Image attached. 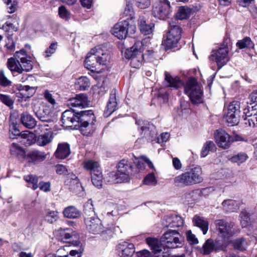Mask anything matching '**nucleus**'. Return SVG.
<instances>
[{
	"label": "nucleus",
	"instance_id": "nucleus-1",
	"mask_svg": "<svg viewBox=\"0 0 257 257\" xmlns=\"http://www.w3.org/2000/svg\"><path fill=\"white\" fill-rule=\"evenodd\" d=\"M94 118L91 110L76 112L71 108L63 112L61 121L64 127L78 126L83 135L88 136L92 132Z\"/></svg>",
	"mask_w": 257,
	"mask_h": 257
},
{
	"label": "nucleus",
	"instance_id": "nucleus-2",
	"mask_svg": "<svg viewBox=\"0 0 257 257\" xmlns=\"http://www.w3.org/2000/svg\"><path fill=\"white\" fill-rule=\"evenodd\" d=\"M110 58L108 52L103 46H97L87 54L84 61L85 67L92 72L99 73L100 66L106 65Z\"/></svg>",
	"mask_w": 257,
	"mask_h": 257
},
{
	"label": "nucleus",
	"instance_id": "nucleus-3",
	"mask_svg": "<svg viewBox=\"0 0 257 257\" xmlns=\"http://www.w3.org/2000/svg\"><path fill=\"white\" fill-rule=\"evenodd\" d=\"M203 180L202 168L196 166L175 177L174 182L177 186H191L201 183Z\"/></svg>",
	"mask_w": 257,
	"mask_h": 257
},
{
	"label": "nucleus",
	"instance_id": "nucleus-4",
	"mask_svg": "<svg viewBox=\"0 0 257 257\" xmlns=\"http://www.w3.org/2000/svg\"><path fill=\"white\" fill-rule=\"evenodd\" d=\"M84 222L87 230L92 234H99L103 239L107 240L111 238L113 233V226L103 229L101 220L95 216L85 217Z\"/></svg>",
	"mask_w": 257,
	"mask_h": 257
},
{
	"label": "nucleus",
	"instance_id": "nucleus-5",
	"mask_svg": "<svg viewBox=\"0 0 257 257\" xmlns=\"http://www.w3.org/2000/svg\"><path fill=\"white\" fill-rule=\"evenodd\" d=\"M118 173H111V182L118 183L127 182L133 174V165L132 163L127 160H121L117 165Z\"/></svg>",
	"mask_w": 257,
	"mask_h": 257
},
{
	"label": "nucleus",
	"instance_id": "nucleus-6",
	"mask_svg": "<svg viewBox=\"0 0 257 257\" xmlns=\"http://www.w3.org/2000/svg\"><path fill=\"white\" fill-rule=\"evenodd\" d=\"M47 155L44 152L34 150L27 154L24 149L17 146V160L34 165L38 164L46 159Z\"/></svg>",
	"mask_w": 257,
	"mask_h": 257
},
{
	"label": "nucleus",
	"instance_id": "nucleus-7",
	"mask_svg": "<svg viewBox=\"0 0 257 257\" xmlns=\"http://www.w3.org/2000/svg\"><path fill=\"white\" fill-rule=\"evenodd\" d=\"M143 46V42L138 41L125 51V56L126 58L131 59V65L134 68H139L142 65L144 59L142 52Z\"/></svg>",
	"mask_w": 257,
	"mask_h": 257
},
{
	"label": "nucleus",
	"instance_id": "nucleus-8",
	"mask_svg": "<svg viewBox=\"0 0 257 257\" xmlns=\"http://www.w3.org/2000/svg\"><path fill=\"white\" fill-rule=\"evenodd\" d=\"M160 242L167 248H176L182 246L183 239L177 230L169 229L163 234Z\"/></svg>",
	"mask_w": 257,
	"mask_h": 257
},
{
	"label": "nucleus",
	"instance_id": "nucleus-9",
	"mask_svg": "<svg viewBox=\"0 0 257 257\" xmlns=\"http://www.w3.org/2000/svg\"><path fill=\"white\" fill-rule=\"evenodd\" d=\"M184 91L193 103L202 102L203 91L194 78H189L184 86Z\"/></svg>",
	"mask_w": 257,
	"mask_h": 257
},
{
	"label": "nucleus",
	"instance_id": "nucleus-10",
	"mask_svg": "<svg viewBox=\"0 0 257 257\" xmlns=\"http://www.w3.org/2000/svg\"><path fill=\"white\" fill-rule=\"evenodd\" d=\"M215 224L218 232V236L222 239V243H226L228 245L229 238L233 234L232 229L234 226V223L228 222L223 219H218L215 220Z\"/></svg>",
	"mask_w": 257,
	"mask_h": 257
},
{
	"label": "nucleus",
	"instance_id": "nucleus-11",
	"mask_svg": "<svg viewBox=\"0 0 257 257\" xmlns=\"http://www.w3.org/2000/svg\"><path fill=\"white\" fill-rule=\"evenodd\" d=\"M170 29L167 38L162 44L168 48H171L176 46L181 38V29L180 26L174 22L169 23Z\"/></svg>",
	"mask_w": 257,
	"mask_h": 257
},
{
	"label": "nucleus",
	"instance_id": "nucleus-12",
	"mask_svg": "<svg viewBox=\"0 0 257 257\" xmlns=\"http://www.w3.org/2000/svg\"><path fill=\"white\" fill-rule=\"evenodd\" d=\"M172 12L169 0H160L156 2L153 7V16L161 20L168 18Z\"/></svg>",
	"mask_w": 257,
	"mask_h": 257
},
{
	"label": "nucleus",
	"instance_id": "nucleus-13",
	"mask_svg": "<svg viewBox=\"0 0 257 257\" xmlns=\"http://www.w3.org/2000/svg\"><path fill=\"white\" fill-rule=\"evenodd\" d=\"M240 102L237 101L231 102L225 112L224 118L228 124L233 126L239 122Z\"/></svg>",
	"mask_w": 257,
	"mask_h": 257
},
{
	"label": "nucleus",
	"instance_id": "nucleus-14",
	"mask_svg": "<svg viewBox=\"0 0 257 257\" xmlns=\"http://www.w3.org/2000/svg\"><path fill=\"white\" fill-rule=\"evenodd\" d=\"M136 27L134 25H130L128 21L124 20L116 24L111 29V32L118 39L122 40L126 38L128 31L131 33H134Z\"/></svg>",
	"mask_w": 257,
	"mask_h": 257
},
{
	"label": "nucleus",
	"instance_id": "nucleus-15",
	"mask_svg": "<svg viewBox=\"0 0 257 257\" xmlns=\"http://www.w3.org/2000/svg\"><path fill=\"white\" fill-rule=\"evenodd\" d=\"M228 51V47L224 46L213 50L211 52V54L209 56V59L210 61L216 62L218 70L221 69L228 62L229 60Z\"/></svg>",
	"mask_w": 257,
	"mask_h": 257
},
{
	"label": "nucleus",
	"instance_id": "nucleus-16",
	"mask_svg": "<svg viewBox=\"0 0 257 257\" xmlns=\"http://www.w3.org/2000/svg\"><path fill=\"white\" fill-rule=\"evenodd\" d=\"M227 244L226 243H222L219 240L214 241L209 238L207 239L202 247H198L199 251L203 255H208L213 250L218 251L220 250L226 251Z\"/></svg>",
	"mask_w": 257,
	"mask_h": 257
},
{
	"label": "nucleus",
	"instance_id": "nucleus-17",
	"mask_svg": "<svg viewBox=\"0 0 257 257\" xmlns=\"http://www.w3.org/2000/svg\"><path fill=\"white\" fill-rule=\"evenodd\" d=\"M136 123L139 127H141V135L142 138H145L147 140L151 142L156 140L157 132L154 125L150 123H145L141 119L137 120Z\"/></svg>",
	"mask_w": 257,
	"mask_h": 257
},
{
	"label": "nucleus",
	"instance_id": "nucleus-18",
	"mask_svg": "<svg viewBox=\"0 0 257 257\" xmlns=\"http://www.w3.org/2000/svg\"><path fill=\"white\" fill-rule=\"evenodd\" d=\"M242 118L244 123L250 127L257 125V104L253 106L247 105L243 109Z\"/></svg>",
	"mask_w": 257,
	"mask_h": 257
},
{
	"label": "nucleus",
	"instance_id": "nucleus-19",
	"mask_svg": "<svg viewBox=\"0 0 257 257\" xmlns=\"http://www.w3.org/2000/svg\"><path fill=\"white\" fill-rule=\"evenodd\" d=\"M214 138L218 146L224 149L229 148L233 142V138L223 130H217L214 133Z\"/></svg>",
	"mask_w": 257,
	"mask_h": 257
},
{
	"label": "nucleus",
	"instance_id": "nucleus-20",
	"mask_svg": "<svg viewBox=\"0 0 257 257\" xmlns=\"http://www.w3.org/2000/svg\"><path fill=\"white\" fill-rule=\"evenodd\" d=\"M89 104L87 96L85 94L76 95L75 97L70 98L67 102L69 107L85 108Z\"/></svg>",
	"mask_w": 257,
	"mask_h": 257
},
{
	"label": "nucleus",
	"instance_id": "nucleus-21",
	"mask_svg": "<svg viewBox=\"0 0 257 257\" xmlns=\"http://www.w3.org/2000/svg\"><path fill=\"white\" fill-rule=\"evenodd\" d=\"M164 75L165 79L163 81L164 86L178 89L183 86V81L178 77L172 76L167 71L165 72Z\"/></svg>",
	"mask_w": 257,
	"mask_h": 257
},
{
	"label": "nucleus",
	"instance_id": "nucleus-22",
	"mask_svg": "<svg viewBox=\"0 0 257 257\" xmlns=\"http://www.w3.org/2000/svg\"><path fill=\"white\" fill-rule=\"evenodd\" d=\"M183 220L180 216L173 214L165 216L162 222L165 227H178L183 226Z\"/></svg>",
	"mask_w": 257,
	"mask_h": 257
},
{
	"label": "nucleus",
	"instance_id": "nucleus-23",
	"mask_svg": "<svg viewBox=\"0 0 257 257\" xmlns=\"http://www.w3.org/2000/svg\"><path fill=\"white\" fill-rule=\"evenodd\" d=\"M117 250L119 257H132L135 251L134 244L127 242L119 243Z\"/></svg>",
	"mask_w": 257,
	"mask_h": 257
},
{
	"label": "nucleus",
	"instance_id": "nucleus-24",
	"mask_svg": "<svg viewBox=\"0 0 257 257\" xmlns=\"http://www.w3.org/2000/svg\"><path fill=\"white\" fill-rule=\"evenodd\" d=\"M35 142V135L28 131L17 134V142L25 146H30Z\"/></svg>",
	"mask_w": 257,
	"mask_h": 257
},
{
	"label": "nucleus",
	"instance_id": "nucleus-25",
	"mask_svg": "<svg viewBox=\"0 0 257 257\" xmlns=\"http://www.w3.org/2000/svg\"><path fill=\"white\" fill-rule=\"evenodd\" d=\"M50 106H44L35 112L37 117L42 121L49 122L51 121V114L53 111Z\"/></svg>",
	"mask_w": 257,
	"mask_h": 257
},
{
	"label": "nucleus",
	"instance_id": "nucleus-26",
	"mask_svg": "<svg viewBox=\"0 0 257 257\" xmlns=\"http://www.w3.org/2000/svg\"><path fill=\"white\" fill-rule=\"evenodd\" d=\"M70 154V151L69 145L63 143L58 145L54 155L56 158L63 159L67 158Z\"/></svg>",
	"mask_w": 257,
	"mask_h": 257
},
{
	"label": "nucleus",
	"instance_id": "nucleus-27",
	"mask_svg": "<svg viewBox=\"0 0 257 257\" xmlns=\"http://www.w3.org/2000/svg\"><path fill=\"white\" fill-rule=\"evenodd\" d=\"M112 91L110 95L109 99L106 106V109L105 110L104 114L106 116L111 115L117 108V102L115 96V90Z\"/></svg>",
	"mask_w": 257,
	"mask_h": 257
},
{
	"label": "nucleus",
	"instance_id": "nucleus-28",
	"mask_svg": "<svg viewBox=\"0 0 257 257\" xmlns=\"http://www.w3.org/2000/svg\"><path fill=\"white\" fill-rule=\"evenodd\" d=\"M193 224L199 227L204 234H206L208 229V222L204 218L195 215L193 218Z\"/></svg>",
	"mask_w": 257,
	"mask_h": 257
},
{
	"label": "nucleus",
	"instance_id": "nucleus-29",
	"mask_svg": "<svg viewBox=\"0 0 257 257\" xmlns=\"http://www.w3.org/2000/svg\"><path fill=\"white\" fill-rule=\"evenodd\" d=\"M9 139L14 140L16 138V114L11 113L9 118V130L8 134Z\"/></svg>",
	"mask_w": 257,
	"mask_h": 257
},
{
	"label": "nucleus",
	"instance_id": "nucleus-30",
	"mask_svg": "<svg viewBox=\"0 0 257 257\" xmlns=\"http://www.w3.org/2000/svg\"><path fill=\"white\" fill-rule=\"evenodd\" d=\"M138 24L141 32L144 35H149L153 32V29L154 27V24H147L144 17H140L138 20Z\"/></svg>",
	"mask_w": 257,
	"mask_h": 257
},
{
	"label": "nucleus",
	"instance_id": "nucleus-31",
	"mask_svg": "<svg viewBox=\"0 0 257 257\" xmlns=\"http://www.w3.org/2000/svg\"><path fill=\"white\" fill-rule=\"evenodd\" d=\"M19 91L17 92V97L25 99L32 96L35 91L33 87L28 85L21 86L19 88Z\"/></svg>",
	"mask_w": 257,
	"mask_h": 257
},
{
	"label": "nucleus",
	"instance_id": "nucleus-32",
	"mask_svg": "<svg viewBox=\"0 0 257 257\" xmlns=\"http://www.w3.org/2000/svg\"><path fill=\"white\" fill-rule=\"evenodd\" d=\"M83 166L85 170L89 171L90 175L96 171L101 170L98 162L92 160H87L83 162Z\"/></svg>",
	"mask_w": 257,
	"mask_h": 257
},
{
	"label": "nucleus",
	"instance_id": "nucleus-33",
	"mask_svg": "<svg viewBox=\"0 0 257 257\" xmlns=\"http://www.w3.org/2000/svg\"><path fill=\"white\" fill-rule=\"evenodd\" d=\"M17 62L20 65V67L17 65V73L20 74L22 73L23 71H29L33 68L31 61L25 57H21L20 62L17 60Z\"/></svg>",
	"mask_w": 257,
	"mask_h": 257
},
{
	"label": "nucleus",
	"instance_id": "nucleus-34",
	"mask_svg": "<svg viewBox=\"0 0 257 257\" xmlns=\"http://www.w3.org/2000/svg\"><path fill=\"white\" fill-rule=\"evenodd\" d=\"M222 205L224 210L227 212H232L238 209L239 203L234 200L227 199L222 202Z\"/></svg>",
	"mask_w": 257,
	"mask_h": 257
},
{
	"label": "nucleus",
	"instance_id": "nucleus-35",
	"mask_svg": "<svg viewBox=\"0 0 257 257\" xmlns=\"http://www.w3.org/2000/svg\"><path fill=\"white\" fill-rule=\"evenodd\" d=\"M67 175V181L71 184L70 185L72 186L71 189L72 190H73L76 192L80 190L83 191V187L75 174L73 173H69Z\"/></svg>",
	"mask_w": 257,
	"mask_h": 257
},
{
	"label": "nucleus",
	"instance_id": "nucleus-36",
	"mask_svg": "<svg viewBox=\"0 0 257 257\" xmlns=\"http://www.w3.org/2000/svg\"><path fill=\"white\" fill-rule=\"evenodd\" d=\"M22 123L28 128H33L36 125V121L32 115L27 113H24L21 115Z\"/></svg>",
	"mask_w": 257,
	"mask_h": 257
},
{
	"label": "nucleus",
	"instance_id": "nucleus-37",
	"mask_svg": "<svg viewBox=\"0 0 257 257\" xmlns=\"http://www.w3.org/2000/svg\"><path fill=\"white\" fill-rule=\"evenodd\" d=\"M64 216L68 218H77L80 216L81 212L75 206L66 207L63 212Z\"/></svg>",
	"mask_w": 257,
	"mask_h": 257
},
{
	"label": "nucleus",
	"instance_id": "nucleus-38",
	"mask_svg": "<svg viewBox=\"0 0 257 257\" xmlns=\"http://www.w3.org/2000/svg\"><path fill=\"white\" fill-rule=\"evenodd\" d=\"M53 134L51 132L45 133L38 136L37 143L39 146H45L52 142Z\"/></svg>",
	"mask_w": 257,
	"mask_h": 257
},
{
	"label": "nucleus",
	"instance_id": "nucleus-39",
	"mask_svg": "<svg viewBox=\"0 0 257 257\" xmlns=\"http://www.w3.org/2000/svg\"><path fill=\"white\" fill-rule=\"evenodd\" d=\"M58 231L62 237L61 240L63 242H67L69 239L77 237L72 229L70 228H60Z\"/></svg>",
	"mask_w": 257,
	"mask_h": 257
},
{
	"label": "nucleus",
	"instance_id": "nucleus-40",
	"mask_svg": "<svg viewBox=\"0 0 257 257\" xmlns=\"http://www.w3.org/2000/svg\"><path fill=\"white\" fill-rule=\"evenodd\" d=\"M192 10L187 6H183L179 8L176 17L179 20H184L188 19L191 14Z\"/></svg>",
	"mask_w": 257,
	"mask_h": 257
},
{
	"label": "nucleus",
	"instance_id": "nucleus-41",
	"mask_svg": "<svg viewBox=\"0 0 257 257\" xmlns=\"http://www.w3.org/2000/svg\"><path fill=\"white\" fill-rule=\"evenodd\" d=\"M147 243L151 247L153 252L155 253L159 252L162 250L160 245L159 241L156 238L148 237L146 239Z\"/></svg>",
	"mask_w": 257,
	"mask_h": 257
},
{
	"label": "nucleus",
	"instance_id": "nucleus-42",
	"mask_svg": "<svg viewBox=\"0 0 257 257\" xmlns=\"http://www.w3.org/2000/svg\"><path fill=\"white\" fill-rule=\"evenodd\" d=\"M216 149L215 145L213 142L211 141H207L202 147L201 157L202 158L205 157L207 156L209 151H214Z\"/></svg>",
	"mask_w": 257,
	"mask_h": 257
},
{
	"label": "nucleus",
	"instance_id": "nucleus-43",
	"mask_svg": "<svg viewBox=\"0 0 257 257\" xmlns=\"http://www.w3.org/2000/svg\"><path fill=\"white\" fill-rule=\"evenodd\" d=\"M92 184L96 187L99 188L102 186L103 177L102 171H96L94 174L91 175Z\"/></svg>",
	"mask_w": 257,
	"mask_h": 257
},
{
	"label": "nucleus",
	"instance_id": "nucleus-44",
	"mask_svg": "<svg viewBox=\"0 0 257 257\" xmlns=\"http://www.w3.org/2000/svg\"><path fill=\"white\" fill-rule=\"evenodd\" d=\"M76 87L80 90H85L90 86V82L88 78L82 76L75 83Z\"/></svg>",
	"mask_w": 257,
	"mask_h": 257
},
{
	"label": "nucleus",
	"instance_id": "nucleus-45",
	"mask_svg": "<svg viewBox=\"0 0 257 257\" xmlns=\"http://www.w3.org/2000/svg\"><path fill=\"white\" fill-rule=\"evenodd\" d=\"M236 46L240 49L244 48H253L254 47L253 43L251 41V39L249 37H245L242 40H239L236 43Z\"/></svg>",
	"mask_w": 257,
	"mask_h": 257
},
{
	"label": "nucleus",
	"instance_id": "nucleus-46",
	"mask_svg": "<svg viewBox=\"0 0 257 257\" xmlns=\"http://www.w3.org/2000/svg\"><path fill=\"white\" fill-rule=\"evenodd\" d=\"M85 217L95 216L91 199L88 200L84 205Z\"/></svg>",
	"mask_w": 257,
	"mask_h": 257
},
{
	"label": "nucleus",
	"instance_id": "nucleus-47",
	"mask_svg": "<svg viewBox=\"0 0 257 257\" xmlns=\"http://www.w3.org/2000/svg\"><path fill=\"white\" fill-rule=\"evenodd\" d=\"M24 179L27 183L32 185L33 190H36L39 187L38 177L36 175H29L25 176Z\"/></svg>",
	"mask_w": 257,
	"mask_h": 257
},
{
	"label": "nucleus",
	"instance_id": "nucleus-48",
	"mask_svg": "<svg viewBox=\"0 0 257 257\" xmlns=\"http://www.w3.org/2000/svg\"><path fill=\"white\" fill-rule=\"evenodd\" d=\"M128 3H133L140 9H146L151 5L150 0H126Z\"/></svg>",
	"mask_w": 257,
	"mask_h": 257
},
{
	"label": "nucleus",
	"instance_id": "nucleus-49",
	"mask_svg": "<svg viewBox=\"0 0 257 257\" xmlns=\"http://www.w3.org/2000/svg\"><path fill=\"white\" fill-rule=\"evenodd\" d=\"M240 224L242 227H247L250 224L248 214L245 211H242L240 214Z\"/></svg>",
	"mask_w": 257,
	"mask_h": 257
},
{
	"label": "nucleus",
	"instance_id": "nucleus-50",
	"mask_svg": "<svg viewBox=\"0 0 257 257\" xmlns=\"http://www.w3.org/2000/svg\"><path fill=\"white\" fill-rule=\"evenodd\" d=\"M247 158L248 157L246 154L240 153L236 155L233 156L230 159V160L231 162L233 163H236L238 165H239L244 162L246 160Z\"/></svg>",
	"mask_w": 257,
	"mask_h": 257
},
{
	"label": "nucleus",
	"instance_id": "nucleus-51",
	"mask_svg": "<svg viewBox=\"0 0 257 257\" xmlns=\"http://www.w3.org/2000/svg\"><path fill=\"white\" fill-rule=\"evenodd\" d=\"M245 243L243 238L236 239L232 242L234 249L239 250L245 249Z\"/></svg>",
	"mask_w": 257,
	"mask_h": 257
},
{
	"label": "nucleus",
	"instance_id": "nucleus-52",
	"mask_svg": "<svg viewBox=\"0 0 257 257\" xmlns=\"http://www.w3.org/2000/svg\"><path fill=\"white\" fill-rule=\"evenodd\" d=\"M144 183L148 185H156L157 180L153 173L148 174L144 179Z\"/></svg>",
	"mask_w": 257,
	"mask_h": 257
},
{
	"label": "nucleus",
	"instance_id": "nucleus-53",
	"mask_svg": "<svg viewBox=\"0 0 257 257\" xmlns=\"http://www.w3.org/2000/svg\"><path fill=\"white\" fill-rule=\"evenodd\" d=\"M12 81L6 76L3 70H0V85L3 87H8L11 85Z\"/></svg>",
	"mask_w": 257,
	"mask_h": 257
},
{
	"label": "nucleus",
	"instance_id": "nucleus-54",
	"mask_svg": "<svg viewBox=\"0 0 257 257\" xmlns=\"http://www.w3.org/2000/svg\"><path fill=\"white\" fill-rule=\"evenodd\" d=\"M58 217L57 211H50L46 215L45 219L47 222L52 223L57 220Z\"/></svg>",
	"mask_w": 257,
	"mask_h": 257
},
{
	"label": "nucleus",
	"instance_id": "nucleus-55",
	"mask_svg": "<svg viewBox=\"0 0 257 257\" xmlns=\"http://www.w3.org/2000/svg\"><path fill=\"white\" fill-rule=\"evenodd\" d=\"M187 240L190 245H195L198 243L199 241L195 235L193 234L191 230H187L186 232Z\"/></svg>",
	"mask_w": 257,
	"mask_h": 257
},
{
	"label": "nucleus",
	"instance_id": "nucleus-56",
	"mask_svg": "<svg viewBox=\"0 0 257 257\" xmlns=\"http://www.w3.org/2000/svg\"><path fill=\"white\" fill-rule=\"evenodd\" d=\"M61 249H59L54 257H81V252L72 250L70 251L69 254L65 255L61 254Z\"/></svg>",
	"mask_w": 257,
	"mask_h": 257
},
{
	"label": "nucleus",
	"instance_id": "nucleus-57",
	"mask_svg": "<svg viewBox=\"0 0 257 257\" xmlns=\"http://www.w3.org/2000/svg\"><path fill=\"white\" fill-rule=\"evenodd\" d=\"M3 29L8 33V36H9L10 34H12V36L13 35V33L16 30L15 26L14 25L13 23H12L10 22H7L6 24L3 26Z\"/></svg>",
	"mask_w": 257,
	"mask_h": 257
},
{
	"label": "nucleus",
	"instance_id": "nucleus-58",
	"mask_svg": "<svg viewBox=\"0 0 257 257\" xmlns=\"http://www.w3.org/2000/svg\"><path fill=\"white\" fill-rule=\"evenodd\" d=\"M57 48V43H53L51 44L49 48H48L44 53V56L45 58L50 57L54 54Z\"/></svg>",
	"mask_w": 257,
	"mask_h": 257
},
{
	"label": "nucleus",
	"instance_id": "nucleus-59",
	"mask_svg": "<svg viewBox=\"0 0 257 257\" xmlns=\"http://www.w3.org/2000/svg\"><path fill=\"white\" fill-rule=\"evenodd\" d=\"M0 100L2 102H3V103H4L5 105H7L11 108L13 107L14 101L12 100V99L9 96L1 94Z\"/></svg>",
	"mask_w": 257,
	"mask_h": 257
},
{
	"label": "nucleus",
	"instance_id": "nucleus-60",
	"mask_svg": "<svg viewBox=\"0 0 257 257\" xmlns=\"http://www.w3.org/2000/svg\"><path fill=\"white\" fill-rule=\"evenodd\" d=\"M16 0H5V3L8 6L7 9L9 13H14L16 10Z\"/></svg>",
	"mask_w": 257,
	"mask_h": 257
},
{
	"label": "nucleus",
	"instance_id": "nucleus-61",
	"mask_svg": "<svg viewBox=\"0 0 257 257\" xmlns=\"http://www.w3.org/2000/svg\"><path fill=\"white\" fill-rule=\"evenodd\" d=\"M45 99L50 103L51 106L50 107H52L54 109L55 105L56 104L55 99L53 98L52 94L50 93L48 90H45L44 93Z\"/></svg>",
	"mask_w": 257,
	"mask_h": 257
},
{
	"label": "nucleus",
	"instance_id": "nucleus-62",
	"mask_svg": "<svg viewBox=\"0 0 257 257\" xmlns=\"http://www.w3.org/2000/svg\"><path fill=\"white\" fill-rule=\"evenodd\" d=\"M59 15L63 19L68 20L70 18V13L64 6L59 7Z\"/></svg>",
	"mask_w": 257,
	"mask_h": 257
},
{
	"label": "nucleus",
	"instance_id": "nucleus-63",
	"mask_svg": "<svg viewBox=\"0 0 257 257\" xmlns=\"http://www.w3.org/2000/svg\"><path fill=\"white\" fill-rule=\"evenodd\" d=\"M7 66L11 71H16V60L14 57H11L8 59Z\"/></svg>",
	"mask_w": 257,
	"mask_h": 257
},
{
	"label": "nucleus",
	"instance_id": "nucleus-64",
	"mask_svg": "<svg viewBox=\"0 0 257 257\" xmlns=\"http://www.w3.org/2000/svg\"><path fill=\"white\" fill-rule=\"evenodd\" d=\"M38 185L40 189L44 192H47L50 191L51 184L49 182H40Z\"/></svg>",
	"mask_w": 257,
	"mask_h": 257
}]
</instances>
